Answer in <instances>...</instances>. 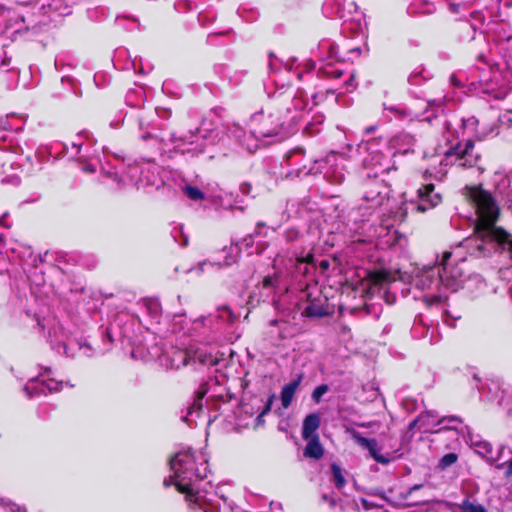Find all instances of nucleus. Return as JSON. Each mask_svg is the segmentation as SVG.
<instances>
[{
    "mask_svg": "<svg viewBox=\"0 0 512 512\" xmlns=\"http://www.w3.org/2000/svg\"><path fill=\"white\" fill-rule=\"evenodd\" d=\"M170 468L173 474L164 479V485H174L180 493L186 494V500L193 509L225 512L218 503L196 491V483L208 474V460L204 452L190 449L180 451L170 460Z\"/></svg>",
    "mask_w": 512,
    "mask_h": 512,
    "instance_id": "f257e3e1",
    "label": "nucleus"
},
{
    "mask_svg": "<svg viewBox=\"0 0 512 512\" xmlns=\"http://www.w3.org/2000/svg\"><path fill=\"white\" fill-rule=\"evenodd\" d=\"M469 198L475 208V233L482 242H493L509 252L512 259V234L496 226L500 207L492 194L480 187L469 189Z\"/></svg>",
    "mask_w": 512,
    "mask_h": 512,
    "instance_id": "f03ea898",
    "label": "nucleus"
},
{
    "mask_svg": "<svg viewBox=\"0 0 512 512\" xmlns=\"http://www.w3.org/2000/svg\"><path fill=\"white\" fill-rule=\"evenodd\" d=\"M252 123L255 125L254 129L248 134L238 124H233L229 128V134L236 141H238L248 152H255L263 143L262 138H277L276 141L285 139L289 132L285 131L284 123L280 121L278 115L264 114L263 112L256 113L252 117Z\"/></svg>",
    "mask_w": 512,
    "mask_h": 512,
    "instance_id": "7ed1b4c3",
    "label": "nucleus"
},
{
    "mask_svg": "<svg viewBox=\"0 0 512 512\" xmlns=\"http://www.w3.org/2000/svg\"><path fill=\"white\" fill-rule=\"evenodd\" d=\"M161 362L170 369H180L188 365L198 368L215 366L218 364L219 358L209 352L206 347L197 349L190 347L186 350L173 349L162 356Z\"/></svg>",
    "mask_w": 512,
    "mask_h": 512,
    "instance_id": "20e7f679",
    "label": "nucleus"
},
{
    "mask_svg": "<svg viewBox=\"0 0 512 512\" xmlns=\"http://www.w3.org/2000/svg\"><path fill=\"white\" fill-rule=\"evenodd\" d=\"M375 160L373 165L377 167L375 177L378 174L388 173L390 167L387 166V159L381 155H375L372 161ZM390 187L383 181L376 178L369 179L364 183L363 200L366 202L368 208L381 207L386 201L389 200Z\"/></svg>",
    "mask_w": 512,
    "mask_h": 512,
    "instance_id": "39448f33",
    "label": "nucleus"
},
{
    "mask_svg": "<svg viewBox=\"0 0 512 512\" xmlns=\"http://www.w3.org/2000/svg\"><path fill=\"white\" fill-rule=\"evenodd\" d=\"M473 148L474 143L467 141L464 147L458 144L445 151L440 162L441 168L436 172L435 177L442 179L447 173L446 167L449 165H457L461 168L472 167L477 161V156L472 153Z\"/></svg>",
    "mask_w": 512,
    "mask_h": 512,
    "instance_id": "423d86ee",
    "label": "nucleus"
},
{
    "mask_svg": "<svg viewBox=\"0 0 512 512\" xmlns=\"http://www.w3.org/2000/svg\"><path fill=\"white\" fill-rule=\"evenodd\" d=\"M345 158L336 152H330L324 160L315 161L318 167L311 166L305 171H301L304 175L323 173L325 178L333 183H341L345 177Z\"/></svg>",
    "mask_w": 512,
    "mask_h": 512,
    "instance_id": "0eeeda50",
    "label": "nucleus"
},
{
    "mask_svg": "<svg viewBox=\"0 0 512 512\" xmlns=\"http://www.w3.org/2000/svg\"><path fill=\"white\" fill-rule=\"evenodd\" d=\"M126 178L138 190L159 186L158 166L151 161L136 163L128 167Z\"/></svg>",
    "mask_w": 512,
    "mask_h": 512,
    "instance_id": "6e6552de",
    "label": "nucleus"
},
{
    "mask_svg": "<svg viewBox=\"0 0 512 512\" xmlns=\"http://www.w3.org/2000/svg\"><path fill=\"white\" fill-rule=\"evenodd\" d=\"M413 283L417 288L422 290L436 289L440 291V293L434 294L431 297H425V300L429 305L440 302L444 297L441 293V290L444 288L440 265L425 267L423 270L416 274L413 279Z\"/></svg>",
    "mask_w": 512,
    "mask_h": 512,
    "instance_id": "1a4fd4ad",
    "label": "nucleus"
},
{
    "mask_svg": "<svg viewBox=\"0 0 512 512\" xmlns=\"http://www.w3.org/2000/svg\"><path fill=\"white\" fill-rule=\"evenodd\" d=\"M451 255L450 251H445L439 265L441 267L444 290L455 292L465 281V271L462 267L463 261L455 266L450 264Z\"/></svg>",
    "mask_w": 512,
    "mask_h": 512,
    "instance_id": "9d476101",
    "label": "nucleus"
},
{
    "mask_svg": "<svg viewBox=\"0 0 512 512\" xmlns=\"http://www.w3.org/2000/svg\"><path fill=\"white\" fill-rule=\"evenodd\" d=\"M469 442L474 452L485 459L488 464L495 465L498 469H501L504 466H506V470L508 469L509 461L498 463L504 451V445H501L497 451H494L493 446L489 441L482 439L480 436L474 435L469 437Z\"/></svg>",
    "mask_w": 512,
    "mask_h": 512,
    "instance_id": "9b49d317",
    "label": "nucleus"
},
{
    "mask_svg": "<svg viewBox=\"0 0 512 512\" xmlns=\"http://www.w3.org/2000/svg\"><path fill=\"white\" fill-rule=\"evenodd\" d=\"M376 239V246L381 248L392 247L398 245L400 247L405 246L407 239L403 234H400L397 230L390 228L389 226H380L379 231L375 234L369 235L368 239H358V242H373Z\"/></svg>",
    "mask_w": 512,
    "mask_h": 512,
    "instance_id": "f8f14e48",
    "label": "nucleus"
},
{
    "mask_svg": "<svg viewBox=\"0 0 512 512\" xmlns=\"http://www.w3.org/2000/svg\"><path fill=\"white\" fill-rule=\"evenodd\" d=\"M277 282V277L266 276L249 294L248 304L254 307L261 302L274 301Z\"/></svg>",
    "mask_w": 512,
    "mask_h": 512,
    "instance_id": "ddd939ff",
    "label": "nucleus"
},
{
    "mask_svg": "<svg viewBox=\"0 0 512 512\" xmlns=\"http://www.w3.org/2000/svg\"><path fill=\"white\" fill-rule=\"evenodd\" d=\"M4 25L3 32L19 35L28 30L24 17L15 10L0 7V26Z\"/></svg>",
    "mask_w": 512,
    "mask_h": 512,
    "instance_id": "4468645a",
    "label": "nucleus"
},
{
    "mask_svg": "<svg viewBox=\"0 0 512 512\" xmlns=\"http://www.w3.org/2000/svg\"><path fill=\"white\" fill-rule=\"evenodd\" d=\"M64 385H66V383L54 379L40 381L38 378H32L24 386V391L26 395L31 398L38 395H46L48 392L60 391Z\"/></svg>",
    "mask_w": 512,
    "mask_h": 512,
    "instance_id": "2eb2a0df",
    "label": "nucleus"
},
{
    "mask_svg": "<svg viewBox=\"0 0 512 512\" xmlns=\"http://www.w3.org/2000/svg\"><path fill=\"white\" fill-rule=\"evenodd\" d=\"M419 203H410L411 210L418 212H425L429 209L436 207L441 201L442 197L439 193L434 192V185L427 184L418 190Z\"/></svg>",
    "mask_w": 512,
    "mask_h": 512,
    "instance_id": "dca6fc26",
    "label": "nucleus"
},
{
    "mask_svg": "<svg viewBox=\"0 0 512 512\" xmlns=\"http://www.w3.org/2000/svg\"><path fill=\"white\" fill-rule=\"evenodd\" d=\"M347 432L351 435V437L355 440V442L358 445L369 451L371 457L376 462L381 464H387L389 462V459L380 453V448L375 439L365 438L361 436V434L353 428L347 429Z\"/></svg>",
    "mask_w": 512,
    "mask_h": 512,
    "instance_id": "f3484780",
    "label": "nucleus"
},
{
    "mask_svg": "<svg viewBox=\"0 0 512 512\" xmlns=\"http://www.w3.org/2000/svg\"><path fill=\"white\" fill-rule=\"evenodd\" d=\"M441 417L438 416V414L434 411H426L421 413L416 419H414L410 424L409 428L414 429L415 427H418L419 430L422 432H438L439 430L436 429L437 426H439L438 420H440Z\"/></svg>",
    "mask_w": 512,
    "mask_h": 512,
    "instance_id": "a211bd4d",
    "label": "nucleus"
},
{
    "mask_svg": "<svg viewBox=\"0 0 512 512\" xmlns=\"http://www.w3.org/2000/svg\"><path fill=\"white\" fill-rule=\"evenodd\" d=\"M208 384L203 383L200 385L198 390L196 391V397L193 401V403L189 406L187 415L185 416L184 420L186 422H190L194 420V417H198L200 414V411L203 407V398L208 394Z\"/></svg>",
    "mask_w": 512,
    "mask_h": 512,
    "instance_id": "6ab92c4d",
    "label": "nucleus"
},
{
    "mask_svg": "<svg viewBox=\"0 0 512 512\" xmlns=\"http://www.w3.org/2000/svg\"><path fill=\"white\" fill-rule=\"evenodd\" d=\"M398 278L397 273H392L389 270H378L370 273L369 281L372 287H379L380 289H384L390 283L396 281Z\"/></svg>",
    "mask_w": 512,
    "mask_h": 512,
    "instance_id": "aec40b11",
    "label": "nucleus"
},
{
    "mask_svg": "<svg viewBox=\"0 0 512 512\" xmlns=\"http://www.w3.org/2000/svg\"><path fill=\"white\" fill-rule=\"evenodd\" d=\"M320 427V417L317 413H311L305 417L302 424V438L308 439L318 435L317 429Z\"/></svg>",
    "mask_w": 512,
    "mask_h": 512,
    "instance_id": "412c9836",
    "label": "nucleus"
},
{
    "mask_svg": "<svg viewBox=\"0 0 512 512\" xmlns=\"http://www.w3.org/2000/svg\"><path fill=\"white\" fill-rule=\"evenodd\" d=\"M305 440L307 441V444L304 449V456L315 460L320 459L324 454V449L320 443L319 435H315L314 437H310Z\"/></svg>",
    "mask_w": 512,
    "mask_h": 512,
    "instance_id": "4be33fe9",
    "label": "nucleus"
},
{
    "mask_svg": "<svg viewBox=\"0 0 512 512\" xmlns=\"http://www.w3.org/2000/svg\"><path fill=\"white\" fill-rule=\"evenodd\" d=\"M384 110L387 112H391L394 115V117L398 119L414 120L420 119L422 117V114L412 107L405 108L399 106H387L386 104H384Z\"/></svg>",
    "mask_w": 512,
    "mask_h": 512,
    "instance_id": "5701e85b",
    "label": "nucleus"
},
{
    "mask_svg": "<svg viewBox=\"0 0 512 512\" xmlns=\"http://www.w3.org/2000/svg\"><path fill=\"white\" fill-rule=\"evenodd\" d=\"M300 381H301V378L283 386V388L281 390L280 398H281L282 406L284 408H287L290 406V404L293 400L294 394L300 384Z\"/></svg>",
    "mask_w": 512,
    "mask_h": 512,
    "instance_id": "b1692460",
    "label": "nucleus"
},
{
    "mask_svg": "<svg viewBox=\"0 0 512 512\" xmlns=\"http://www.w3.org/2000/svg\"><path fill=\"white\" fill-rule=\"evenodd\" d=\"M307 317H322L328 314V311L321 299L311 301L304 309Z\"/></svg>",
    "mask_w": 512,
    "mask_h": 512,
    "instance_id": "393cba45",
    "label": "nucleus"
},
{
    "mask_svg": "<svg viewBox=\"0 0 512 512\" xmlns=\"http://www.w3.org/2000/svg\"><path fill=\"white\" fill-rule=\"evenodd\" d=\"M414 142V137L407 133L399 134L393 139V145L395 147H399V150H401L403 153L408 152L410 147L414 145Z\"/></svg>",
    "mask_w": 512,
    "mask_h": 512,
    "instance_id": "a878e982",
    "label": "nucleus"
},
{
    "mask_svg": "<svg viewBox=\"0 0 512 512\" xmlns=\"http://www.w3.org/2000/svg\"><path fill=\"white\" fill-rule=\"evenodd\" d=\"M314 257L311 253L306 256L296 257V270L300 274H307L309 271V265L313 263Z\"/></svg>",
    "mask_w": 512,
    "mask_h": 512,
    "instance_id": "bb28decb",
    "label": "nucleus"
},
{
    "mask_svg": "<svg viewBox=\"0 0 512 512\" xmlns=\"http://www.w3.org/2000/svg\"><path fill=\"white\" fill-rule=\"evenodd\" d=\"M331 471L333 475V482L337 489L341 490L346 485V480L343 475L342 468L337 463L331 464Z\"/></svg>",
    "mask_w": 512,
    "mask_h": 512,
    "instance_id": "cd10ccee",
    "label": "nucleus"
},
{
    "mask_svg": "<svg viewBox=\"0 0 512 512\" xmlns=\"http://www.w3.org/2000/svg\"><path fill=\"white\" fill-rule=\"evenodd\" d=\"M239 244H232L230 247L225 248L223 250L224 253H226L225 259L223 262H218V265L222 266H229L233 264L236 261V257L239 253Z\"/></svg>",
    "mask_w": 512,
    "mask_h": 512,
    "instance_id": "c85d7f7f",
    "label": "nucleus"
},
{
    "mask_svg": "<svg viewBox=\"0 0 512 512\" xmlns=\"http://www.w3.org/2000/svg\"><path fill=\"white\" fill-rule=\"evenodd\" d=\"M438 422L439 426H442L444 429L455 430L462 423V420L458 416H443Z\"/></svg>",
    "mask_w": 512,
    "mask_h": 512,
    "instance_id": "c756f323",
    "label": "nucleus"
},
{
    "mask_svg": "<svg viewBox=\"0 0 512 512\" xmlns=\"http://www.w3.org/2000/svg\"><path fill=\"white\" fill-rule=\"evenodd\" d=\"M172 236L174 240L179 243V245L186 246L188 244V236L184 232L183 225L179 224L176 227H174L172 231Z\"/></svg>",
    "mask_w": 512,
    "mask_h": 512,
    "instance_id": "7c9ffc66",
    "label": "nucleus"
},
{
    "mask_svg": "<svg viewBox=\"0 0 512 512\" xmlns=\"http://www.w3.org/2000/svg\"><path fill=\"white\" fill-rule=\"evenodd\" d=\"M183 191L185 195L193 201H200L204 199L203 192L195 186L186 185L184 186Z\"/></svg>",
    "mask_w": 512,
    "mask_h": 512,
    "instance_id": "2f4dec72",
    "label": "nucleus"
},
{
    "mask_svg": "<svg viewBox=\"0 0 512 512\" xmlns=\"http://www.w3.org/2000/svg\"><path fill=\"white\" fill-rule=\"evenodd\" d=\"M458 460V455L456 453H447L439 460L438 466L441 469H446L453 464H455Z\"/></svg>",
    "mask_w": 512,
    "mask_h": 512,
    "instance_id": "473e14b6",
    "label": "nucleus"
},
{
    "mask_svg": "<svg viewBox=\"0 0 512 512\" xmlns=\"http://www.w3.org/2000/svg\"><path fill=\"white\" fill-rule=\"evenodd\" d=\"M460 507L463 512H487L482 505L474 504L469 500H464Z\"/></svg>",
    "mask_w": 512,
    "mask_h": 512,
    "instance_id": "72a5a7b5",
    "label": "nucleus"
},
{
    "mask_svg": "<svg viewBox=\"0 0 512 512\" xmlns=\"http://www.w3.org/2000/svg\"><path fill=\"white\" fill-rule=\"evenodd\" d=\"M328 386L326 384H321L317 386L312 392V399L315 403H320L321 398L328 391Z\"/></svg>",
    "mask_w": 512,
    "mask_h": 512,
    "instance_id": "f704fd0d",
    "label": "nucleus"
},
{
    "mask_svg": "<svg viewBox=\"0 0 512 512\" xmlns=\"http://www.w3.org/2000/svg\"><path fill=\"white\" fill-rule=\"evenodd\" d=\"M146 309L154 318H157L161 311L159 302L153 300L146 302Z\"/></svg>",
    "mask_w": 512,
    "mask_h": 512,
    "instance_id": "c9c22d12",
    "label": "nucleus"
},
{
    "mask_svg": "<svg viewBox=\"0 0 512 512\" xmlns=\"http://www.w3.org/2000/svg\"><path fill=\"white\" fill-rule=\"evenodd\" d=\"M500 404L507 411V414L512 416V391L501 399Z\"/></svg>",
    "mask_w": 512,
    "mask_h": 512,
    "instance_id": "e433bc0d",
    "label": "nucleus"
},
{
    "mask_svg": "<svg viewBox=\"0 0 512 512\" xmlns=\"http://www.w3.org/2000/svg\"><path fill=\"white\" fill-rule=\"evenodd\" d=\"M307 104V101L303 98L302 95L295 96L292 99V106L296 111H302L307 106Z\"/></svg>",
    "mask_w": 512,
    "mask_h": 512,
    "instance_id": "4c0bfd02",
    "label": "nucleus"
},
{
    "mask_svg": "<svg viewBox=\"0 0 512 512\" xmlns=\"http://www.w3.org/2000/svg\"><path fill=\"white\" fill-rule=\"evenodd\" d=\"M220 317L227 321H233L235 319V316L229 307H224L221 309Z\"/></svg>",
    "mask_w": 512,
    "mask_h": 512,
    "instance_id": "58836bf2",
    "label": "nucleus"
},
{
    "mask_svg": "<svg viewBox=\"0 0 512 512\" xmlns=\"http://www.w3.org/2000/svg\"><path fill=\"white\" fill-rule=\"evenodd\" d=\"M0 505L2 506H9L12 512H15L16 510L19 511L20 508L16 506L15 504H11L8 500L4 498H0Z\"/></svg>",
    "mask_w": 512,
    "mask_h": 512,
    "instance_id": "ea45409f",
    "label": "nucleus"
},
{
    "mask_svg": "<svg viewBox=\"0 0 512 512\" xmlns=\"http://www.w3.org/2000/svg\"><path fill=\"white\" fill-rule=\"evenodd\" d=\"M241 245H244L246 248H251L253 246V236L248 235L242 239Z\"/></svg>",
    "mask_w": 512,
    "mask_h": 512,
    "instance_id": "a19ab883",
    "label": "nucleus"
},
{
    "mask_svg": "<svg viewBox=\"0 0 512 512\" xmlns=\"http://www.w3.org/2000/svg\"><path fill=\"white\" fill-rule=\"evenodd\" d=\"M80 349L83 350V353L87 356H93L94 353L92 352V348L89 344L84 343L80 344Z\"/></svg>",
    "mask_w": 512,
    "mask_h": 512,
    "instance_id": "79ce46f5",
    "label": "nucleus"
},
{
    "mask_svg": "<svg viewBox=\"0 0 512 512\" xmlns=\"http://www.w3.org/2000/svg\"><path fill=\"white\" fill-rule=\"evenodd\" d=\"M442 104V100L439 99V100H431L429 102H427V104L425 105L426 108H432L434 106H437L438 108L441 106Z\"/></svg>",
    "mask_w": 512,
    "mask_h": 512,
    "instance_id": "37998d69",
    "label": "nucleus"
},
{
    "mask_svg": "<svg viewBox=\"0 0 512 512\" xmlns=\"http://www.w3.org/2000/svg\"><path fill=\"white\" fill-rule=\"evenodd\" d=\"M375 495L379 496L380 498H382L383 500L387 501V502H390L392 503V501L389 499V497L386 495V492L385 491H381V490H376Z\"/></svg>",
    "mask_w": 512,
    "mask_h": 512,
    "instance_id": "c03bdc74",
    "label": "nucleus"
},
{
    "mask_svg": "<svg viewBox=\"0 0 512 512\" xmlns=\"http://www.w3.org/2000/svg\"><path fill=\"white\" fill-rule=\"evenodd\" d=\"M82 170L84 172H88V173H94L96 171V168L94 165L92 164H85L83 167H82Z\"/></svg>",
    "mask_w": 512,
    "mask_h": 512,
    "instance_id": "a18cd8bd",
    "label": "nucleus"
},
{
    "mask_svg": "<svg viewBox=\"0 0 512 512\" xmlns=\"http://www.w3.org/2000/svg\"><path fill=\"white\" fill-rule=\"evenodd\" d=\"M271 405H272V400L270 399L267 402L266 406L264 407V409L262 410L261 413L264 414V415L267 414L271 410Z\"/></svg>",
    "mask_w": 512,
    "mask_h": 512,
    "instance_id": "49530a36",
    "label": "nucleus"
},
{
    "mask_svg": "<svg viewBox=\"0 0 512 512\" xmlns=\"http://www.w3.org/2000/svg\"><path fill=\"white\" fill-rule=\"evenodd\" d=\"M505 474L507 477L512 476V458L509 460L508 469L507 472H505Z\"/></svg>",
    "mask_w": 512,
    "mask_h": 512,
    "instance_id": "de8ad7c7",
    "label": "nucleus"
},
{
    "mask_svg": "<svg viewBox=\"0 0 512 512\" xmlns=\"http://www.w3.org/2000/svg\"><path fill=\"white\" fill-rule=\"evenodd\" d=\"M111 177L113 178L114 181H116L118 183L123 182L124 185L126 184V180L119 178V176L116 173L111 174Z\"/></svg>",
    "mask_w": 512,
    "mask_h": 512,
    "instance_id": "09e8293b",
    "label": "nucleus"
},
{
    "mask_svg": "<svg viewBox=\"0 0 512 512\" xmlns=\"http://www.w3.org/2000/svg\"><path fill=\"white\" fill-rule=\"evenodd\" d=\"M250 188H251L250 184L244 183L241 185V191L243 193H248Z\"/></svg>",
    "mask_w": 512,
    "mask_h": 512,
    "instance_id": "8fccbe9b",
    "label": "nucleus"
},
{
    "mask_svg": "<svg viewBox=\"0 0 512 512\" xmlns=\"http://www.w3.org/2000/svg\"><path fill=\"white\" fill-rule=\"evenodd\" d=\"M508 113L510 116L504 115L503 118L512 125V109H508Z\"/></svg>",
    "mask_w": 512,
    "mask_h": 512,
    "instance_id": "3c124183",
    "label": "nucleus"
},
{
    "mask_svg": "<svg viewBox=\"0 0 512 512\" xmlns=\"http://www.w3.org/2000/svg\"><path fill=\"white\" fill-rule=\"evenodd\" d=\"M72 146H73V148H76V149H77V152H79V150H80V148H81V146H82V142H80V141H75V142H73V143H72Z\"/></svg>",
    "mask_w": 512,
    "mask_h": 512,
    "instance_id": "603ef678",
    "label": "nucleus"
},
{
    "mask_svg": "<svg viewBox=\"0 0 512 512\" xmlns=\"http://www.w3.org/2000/svg\"><path fill=\"white\" fill-rule=\"evenodd\" d=\"M422 486H423L422 484H416V485L412 486L410 488L408 494H411L413 491L420 489Z\"/></svg>",
    "mask_w": 512,
    "mask_h": 512,
    "instance_id": "864d4df0",
    "label": "nucleus"
},
{
    "mask_svg": "<svg viewBox=\"0 0 512 512\" xmlns=\"http://www.w3.org/2000/svg\"><path fill=\"white\" fill-rule=\"evenodd\" d=\"M508 197H511V198H509V199L507 200V206H508V208H509V209H511V210H512V190L510 191V193H509Z\"/></svg>",
    "mask_w": 512,
    "mask_h": 512,
    "instance_id": "5fc2aeb1",
    "label": "nucleus"
},
{
    "mask_svg": "<svg viewBox=\"0 0 512 512\" xmlns=\"http://www.w3.org/2000/svg\"><path fill=\"white\" fill-rule=\"evenodd\" d=\"M385 298H386V302H387L388 304H392V303L395 301V296H394V295H393V296L386 295V297H385Z\"/></svg>",
    "mask_w": 512,
    "mask_h": 512,
    "instance_id": "6e6d98bb",
    "label": "nucleus"
},
{
    "mask_svg": "<svg viewBox=\"0 0 512 512\" xmlns=\"http://www.w3.org/2000/svg\"><path fill=\"white\" fill-rule=\"evenodd\" d=\"M323 500L324 501H329L331 505L335 504V500L334 499H330L327 494L323 495Z\"/></svg>",
    "mask_w": 512,
    "mask_h": 512,
    "instance_id": "4d7b16f0",
    "label": "nucleus"
},
{
    "mask_svg": "<svg viewBox=\"0 0 512 512\" xmlns=\"http://www.w3.org/2000/svg\"><path fill=\"white\" fill-rule=\"evenodd\" d=\"M407 211V209L405 210ZM406 212H402L401 214H396L395 217H397V220L402 221L405 217Z\"/></svg>",
    "mask_w": 512,
    "mask_h": 512,
    "instance_id": "13d9d810",
    "label": "nucleus"
},
{
    "mask_svg": "<svg viewBox=\"0 0 512 512\" xmlns=\"http://www.w3.org/2000/svg\"><path fill=\"white\" fill-rule=\"evenodd\" d=\"M263 416L264 414L260 413L258 416H257V423L260 424V423H263L264 420H263Z\"/></svg>",
    "mask_w": 512,
    "mask_h": 512,
    "instance_id": "bf43d9fd",
    "label": "nucleus"
},
{
    "mask_svg": "<svg viewBox=\"0 0 512 512\" xmlns=\"http://www.w3.org/2000/svg\"><path fill=\"white\" fill-rule=\"evenodd\" d=\"M451 82L454 84V85H457V86H460L461 83L459 81L456 80L455 76H452L451 77Z\"/></svg>",
    "mask_w": 512,
    "mask_h": 512,
    "instance_id": "052dcab7",
    "label": "nucleus"
},
{
    "mask_svg": "<svg viewBox=\"0 0 512 512\" xmlns=\"http://www.w3.org/2000/svg\"><path fill=\"white\" fill-rule=\"evenodd\" d=\"M327 74H330L331 72H326ZM334 74L335 77H340L341 76V71L339 70H335L334 72H332Z\"/></svg>",
    "mask_w": 512,
    "mask_h": 512,
    "instance_id": "680f3d73",
    "label": "nucleus"
},
{
    "mask_svg": "<svg viewBox=\"0 0 512 512\" xmlns=\"http://www.w3.org/2000/svg\"><path fill=\"white\" fill-rule=\"evenodd\" d=\"M506 99H507L508 101H512V89L507 93V95H506Z\"/></svg>",
    "mask_w": 512,
    "mask_h": 512,
    "instance_id": "e2e57ef3",
    "label": "nucleus"
},
{
    "mask_svg": "<svg viewBox=\"0 0 512 512\" xmlns=\"http://www.w3.org/2000/svg\"><path fill=\"white\" fill-rule=\"evenodd\" d=\"M321 266H322L324 269H327V268H328V266H329V264H328V262H327L326 260H323V261L321 262Z\"/></svg>",
    "mask_w": 512,
    "mask_h": 512,
    "instance_id": "0e129e2a",
    "label": "nucleus"
},
{
    "mask_svg": "<svg viewBox=\"0 0 512 512\" xmlns=\"http://www.w3.org/2000/svg\"><path fill=\"white\" fill-rule=\"evenodd\" d=\"M5 124H6V121H5V120L0 119V128H2V129H6Z\"/></svg>",
    "mask_w": 512,
    "mask_h": 512,
    "instance_id": "69168bd1",
    "label": "nucleus"
},
{
    "mask_svg": "<svg viewBox=\"0 0 512 512\" xmlns=\"http://www.w3.org/2000/svg\"><path fill=\"white\" fill-rule=\"evenodd\" d=\"M477 248H478V250H479V251H481V252H485V250H486V249H485V247L483 246V244H479V245L477 246Z\"/></svg>",
    "mask_w": 512,
    "mask_h": 512,
    "instance_id": "338daca9",
    "label": "nucleus"
},
{
    "mask_svg": "<svg viewBox=\"0 0 512 512\" xmlns=\"http://www.w3.org/2000/svg\"><path fill=\"white\" fill-rule=\"evenodd\" d=\"M307 65L309 69H312L314 67V63L311 61H309Z\"/></svg>",
    "mask_w": 512,
    "mask_h": 512,
    "instance_id": "774afa93",
    "label": "nucleus"
}]
</instances>
